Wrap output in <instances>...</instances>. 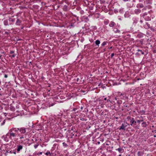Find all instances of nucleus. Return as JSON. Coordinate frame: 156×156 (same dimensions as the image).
Segmentation results:
<instances>
[{"instance_id": "1", "label": "nucleus", "mask_w": 156, "mask_h": 156, "mask_svg": "<svg viewBox=\"0 0 156 156\" xmlns=\"http://www.w3.org/2000/svg\"><path fill=\"white\" fill-rule=\"evenodd\" d=\"M26 129V128L24 127H12L9 130L6 135L2 136L1 138L7 142L10 140L16 141L19 139L21 140L24 139L27 135ZM23 142V141L21 140L20 143Z\"/></svg>"}, {"instance_id": "2", "label": "nucleus", "mask_w": 156, "mask_h": 156, "mask_svg": "<svg viewBox=\"0 0 156 156\" xmlns=\"http://www.w3.org/2000/svg\"><path fill=\"white\" fill-rule=\"evenodd\" d=\"M141 17L144 18L146 21H149L153 19L155 16H154L149 12H144L141 15Z\"/></svg>"}, {"instance_id": "3", "label": "nucleus", "mask_w": 156, "mask_h": 156, "mask_svg": "<svg viewBox=\"0 0 156 156\" xmlns=\"http://www.w3.org/2000/svg\"><path fill=\"white\" fill-rule=\"evenodd\" d=\"M53 100L52 98H50L47 99L46 102L44 103V105L47 107H51L53 106L54 104L51 103V102Z\"/></svg>"}, {"instance_id": "4", "label": "nucleus", "mask_w": 156, "mask_h": 156, "mask_svg": "<svg viewBox=\"0 0 156 156\" xmlns=\"http://www.w3.org/2000/svg\"><path fill=\"white\" fill-rule=\"evenodd\" d=\"M126 120L127 121H129L131 123L130 125L132 126L134 123H136V121H135L134 118L131 117V116H128L126 118Z\"/></svg>"}, {"instance_id": "5", "label": "nucleus", "mask_w": 156, "mask_h": 156, "mask_svg": "<svg viewBox=\"0 0 156 156\" xmlns=\"http://www.w3.org/2000/svg\"><path fill=\"white\" fill-rule=\"evenodd\" d=\"M23 148V146L21 145H18L17 146L16 149L17 150V152L19 153L20 151L22 150Z\"/></svg>"}, {"instance_id": "6", "label": "nucleus", "mask_w": 156, "mask_h": 156, "mask_svg": "<svg viewBox=\"0 0 156 156\" xmlns=\"http://www.w3.org/2000/svg\"><path fill=\"white\" fill-rule=\"evenodd\" d=\"M144 34L141 33H138L136 35V37L138 38H142L144 37Z\"/></svg>"}, {"instance_id": "7", "label": "nucleus", "mask_w": 156, "mask_h": 156, "mask_svg": "<svg viewBox=\"0 0 156 156\" xmlns=\"http://www.w3.org/2000/svg\"><path fill=\"white\" fill-rule=\"evenodd\" d=\"M21 21L19 19H17L16 22V25L17 26H20L21 23Z\"/></svg>"}, {"instance_id": "8", "label": "nucleus", "mask_w": 156, "mask_h": 156, "mask_svg": "<svg viewBox=\"0 0 156 156\" xmlns=\"http://www.w3.org/2000/svg\"><path fill=\"white\" fill-rule=\"evenodd\" d=\"M116 150H117L120 153H122L124 151V149L122 148H120V147L119 148H118L117 149H116Z\"/></svg>"}, {"instance_id": "9", "label": "nucleus", "mask_w": 156, "mask_h": 156, "mask_svg": "<svg viewBox=\"0 0 156 156\" xmlns=\"http://www.w3.org/2000/svg\"><path fill=\"white\" fill-rule=\"evenodd\" d=\"M63 9L64 11H67L69 10V8L66 5H64L63 8Z\"/></svg>"}, {"instance_id": "10", "label": "nucleus", "mask_w": 156, "mask_h": 156, "mask_svg": "<svg viewBox=\"0 0 156 156\" xmlns=\"http://www.w3.org/2000/svg\"><path fill=\"white\" fill-rule=\"evenodd\" d=\"M113 31L115 33H120V30H119L117 28H114L113 29Z\"/></svg>"}, {"instance_id": "11", "label": "nucleus", "mask_w": 156, "mask_h": 156, "mask_svg": "<svg viewBox=\"0 0 156 156\" xmlns=\"http://www.w3.org/2000/svg\"><path fill=\"white\" fill-rule=\"evenodd\" d=\"M10 109L12 111H14L15 110V108L14 106L12 105H10Z\"/></svg>"}, {"instance_id": "12", "label": "nucleus", "mask_w": 156, "mask_h": 156, "mask_svg": "<svg viewBox=\"0 0 156 156\" xmlns=\"http://www.w3.org/2000/svg\"><path fill=\"white\" fill-rule=\"evenodd\" d=\"M130 16L129 13V11H127L124 14V16L126 18Z\"/></svg>"}, {"instance_id": "13", "label": "nucleus", "mask_w": 156, "mask_h": 156, "mask_svg": "<svg viewBox=\"0 0 156 156\" xmlns=\"http://www.w3.org/2000/svg\"><path fill=\"white\" fill-rule=\"evenodd\" d=\"M141 10L140 9H136L134 10V12L136 14H138L141 12Z\"/></svg>"}, {"instance_id": "14", "label": "nucleus", "mask_w": 156, "mask_h": 156, "mask_svg": "<svg viewBox=\"0 0 156 156\" xmlns=\"http://www.w3.org/2000/svg\"><path fill=\"white\" fill-rule=\"evenodd\" d=\"M100 43V41L99 40H96L95 41V44L98 47L99 46V45Z\"/></svg>"}, {"instance_id": "15", "label": "nucleus", "mask_w": 156, "mask_h": 156, "mask_svg": "<svg viewBox=\"0 0 156 156\" xmlns=\"http://www.w3.org/2000/svg\"><path fill=\"white\" fill-rule=\"evenodd\" d=\"M115 23L113 21H111L109 24V26L111 27H112L114 26Z\"/></svg>"}, {"instance_id": "16", "label": "nucleus", "mask_w": 156, "mask_h": 156, "mask_svg": "<svg viewBox=\"0 0 156 156\" xmlns=\"http://www.w3.org/2000/svg\"><path fill=\"white\" fill-rule=\"evenodd\" d=\"M4 25L5 26H8L9 25L8 23V21L7 20H5L4 21Z\"/></svg>"}, {"instance_id": "17", "label": "nucleus", "mask_w": 156, "mask_h": 156, "mask_svg": "<svg viewBox=\"0 0 156 156\" xmlns=\"http://www.w3.org/2000/svg\"><path fill=\"white\" fill-rule=\"evenodd\" d=\"M144 153L141 151H138L137 153V155L138 156H143Z\"/></svg>"}, {"instance_id": "18", "label": "nucleus", "mask_w": 156, "mask_h": 156, "mask_svg": "<svg viewBox=\"0 0 156 156\" xmlns=\"http://www.w3.org/2000/svg\"><path fill=\"white\" fill-rule=\"evenodd\" d=\"M125 127L124 126L123 124H122V126L119 128V129H123L125 130Z\"/></svg>"}, {"instance_id": "19", "label": "nucleus", "mask_w": 156, "mask_h": 156, "mask_svg": "<svg viewBox=\"0 0 156 156\" xmlns=\"http://www.w3.org/2000/svg\"><path fill=\"white\" fill-rule=\"evenodd\" d=\"M141 125H142V127H146L147 126V125L146 123V122H143L142 124H141Z\"/></svg>"}, {"instance_id": "20", "label": "nucleus", "mask_w": 156, "mask_h": 156, "mask_svg": "<svg viewBox=\"0 0 156 156\" xmlns=\"http://www.w3.org/2000/svg\"><path fill=\"white\" fill-rule=\"evenodd\" d=\"M150 25L147 23H146L145 25H144V27L146 28H148L150 27Z\"/></svg>"}, {"instance_id": "21", "label": "nucleus", "mask_w": 156, "mask_h": 156, "mask_svg": "<svg viewBox=\"0 0 156 156\" xmlns=\"http://www.w3.org/2000/svg\"><path fill=\"white\" fill-rule=\"evenodd\" d=\"M8 153L12 154V150L9 151V150H6L5 153V155H7Z\"/></svg>"}, {"instance_id": "22", "label": "nucleus", "mask_w": 156, "mask_h": 156, "mask_svg": "<svg viewBox=\"0 0 156 156\" xmlns=\"http://www.w3.org/2000/svg\"><path fill=\"white\" fill-rule=\"evenodd\" d=\"M107 42L106 41H104L101 44V47L104 46L107 44Z\"/></svg>"}, {"instance_id": "23", "label": "nucleus", "mask_w": 156, "mask_h": 156, "mask_svg": "<svg viewBox=\"0 0 156 156\" xmlns=\"http://www.w3.org/2000/svg\"><path fill=\"white\" fill-rule=\"evenodd\" d=\"M9 21L11 22H14L15 20V19H13L12 18H9Z\"/></svg>"}, {"instance_id": "24", "label": "nucleus", "mask_w": 156, "mask_h": 156, "mask_svg": "<svg viewBox=\"0 0 156 156\" xmlns=\"http://www.w3.org/2000/svg\"><path fill=\"white\" fill-rule=\"evenodd\" d=\"M137 51L138 52H140L141 53V54L143 55L144 54V52L142 51V50H140V49H138L137 50Z\"/></svg>"}, {"instance_id": "25", "label": "nucleus", "mask_w": 156, "mask_h": 156, "mask_svg": "<svg viewBox=\"0 0 156 156\" xmlns=\"http://www.w3.org/2000/svg\"><path fill=\"white\" fill-rule=\"evenodd\" d=\"M62 144L63 146L65 147H66L68 146V145L64 142L62 143Z\"/></svg>"}, {"instance_id": "26", "label": "nucleus", "mask_w": 156, "mask_h": 156, "mask_svg": "<svg viewBox=\"0 0 156 156\" xmlns=\"http://www.w3.org/2000/svg\"><path fill=\"white\" fill-rule=\"evenodd\" d=\"M117 103L118 104L120 105L122 103V101L121 100H120L119 101L118 100L117 101Z\"/></svg>"}, {"instance_id": "27", "label": "nucleus", "mask_w": 156, "mask_h": 156, "mask_svg": "<svg viewBox=\"0 0 156 156\" xmlns=\"http://www.w3.org/2000/svg\"><path fill=\"white\" fill-rule=\"evenodd\" d=\"M109 21L108 20H107L106 21H105L104 23L105 25L108 24L109 23Z\"/></svg>"}, {"instance_id": "28", "label": "nucleus", "mask_w": 156, "mask_h": 156, "mask_svg": "<svg viewBox=\"0 0 156 156\" xmlns=\"http://www.w3.org/2000/svg\"><path fill=\"white\" fill-rule=\"evenodd\" d=\"M39 144H36L34 145V147L35 149H36L37 148Z\"/></svg>"}, {"instance_id": "29", "label": "nucleus", "mask_w": 156, "mask_h": 156, "mask_svg": "<svg viewBox=\"0 0 156 156\" xmlns=\"http://www.w3.org/2000/svg\"><path fill=\"white\" fill-rule=\"evenodd\" d=\"M143 119H141V120H137V122L138 123H140V122H143Z\"/></svg>"}, {"instance_id": "30", "label": "nucleus", "mask_w": 156, "mask_h": 156, "mask_svg": "<svg viewBox=\"0 0 156 156\" xmlns=\"http://www.w3.org/2000/svg\"><path fill=\"white\" fill-rule=\"evenodd\" d=\"M84 20H86L85 21L86 22H87L89 21V19L87 17H85L84 18Z\"/></svg>"}, {"instance_id": "31", "label": "nucleus", "mask_w": 156, "mask_h": 156, "mask_svg": "<svg viewBox=\"0 0 156 156\" xmlns=\"http://www.w3.org/2000/svg\"><path fill=\"white\" fill-rule=\"evenodd\" d=\"M13 153L14 154H16V151L15 150H12V154Z\"/></svg>"}, {"instance_id": "32", "label": "nucleus", "mask_w": 156, "mask_h": 156, "mask_svg": "<svg viewBox=\"0 0 156 156\" xmlns=\"http://www.w3.org/2000/svg\"><path fill=\"white\" fill-rule=\"evenodd\" d=\"M140 112L142 113V114H144L145 113V111L143 110H141L140 111Z\"/></svg>"}, {"instance_id": "33", "label": "nucleus", "mask_w": 156, "mask_h": 156, "mask_svg": "<svg viewBox=\"0 0 156 156\" xmlns=\"http://www.w3.org/2000/svg\"><path fill=\"white\" fill-rule=\"evenodd\" d=\"M80 120L82 121H86L87 120V119H85L84 118H81L80 119Z\"/></svg>"}, {"instance_id": "34", "label": "nucleus", "mask_w": 156, "mask_h": 156, "mask_svg": "<svg viewBox=\"0 0 156 156\" xmlns=\"http://www.w3.org/2000/svg\"><path fill=\"white\" fill-rule=\"evenodd\" d=\"M5 120H4L3 121L2 123H1V125H3L5 124Z\"/></svg>"}, {"instance_id": "35", "label": "nucleus", "mask_w": 156, "mask_h": 156, "mask_svg": "<svg viewBox=\"0 0 156 156\" xmlns=\"http://www.w3.org/2000/svg\"><path fill=\"white\" fill-rule=\"evenodd\" d=\"M14 53V51H10V54H13Z\"/></svg>"}, {"instance_id": "36", "label": "nucleus", "mask_w": 156, "mask_h": 156, "mask_svg": "<svg viewBox=\"0 0 156 156\" xmlns=\"http://www.w3.org/2000/svg\"><path fill=\"white\" fill-rule=\"evenodd\" d=\"M51 154V153H50V152H47L45 154V155H48V154Z\"/></svg>"}, {"instance_id": "37", "label": "nucleus", "mask_w": 156, "mask_h": 156, "mask_svg": "<svg viewBox=\"0 0 156 156\" xmlns=\"http://www.w3.org/2000/svg\"><path fill=\"white\" fill-rule=\"evenodd\" d=\"M114 53H112L111 55V58H112L113 57V56H114Z\"/></svg>"}, {"instance_id": "38", "label": "nucleus", "mask_w": 156, "mask_h": 156, "mask_svg": "<svg viewBox=\"0 0 156 156\" xmlns=\"http://www.w3.org/2000/svg\"><path fill=\"white\" fill-rule=\"evenodd\" d=\"M42 154V152H39L37 154V155H41Z\"/></svg>"}, {"instance_id": "39", "label": "nucleus", "mask_w": 156, "mask_h": 156, "mask_svg": "<svg viewBox=\"0 0 156 156\" xmlns=\"http://www.w3.org/2000/svg\"><path fill=\"white\" fill-rule=\"evenodd\" d=\"M7 77H8V75L6 74H5L4 77L5 78H7Z\"/></svg>"}, {"instance_id": "40", "label": "nucleus", "mask_w": 156, "mask_h": 156, "mask_svg": "<svg viewBox=\"0 0 156 156\" xmlns=\"http://www.w3.org/2000/svg\"><path fill=\"white\" fill-rule=\"evenodd\" d=\"M137 118H138L139 119H143V118L142 116H140V117H137Z\"/></svg>"}, {"instance_id": "41", "label": "nucleus", "mask_w": 156, "mask_h": 156, "mask_svg": "<svg viewBox=\"0 0 156 156\" xmlns=\"http://www.w3.org/2000/svg\"><path fill=\"white\" fill-rule=\"evenodd\" d=\"M15 55H12L11 56V58H13L14 57H15Z\"/></svg>"}, {"instance_id": "42", "label": "nucleus", "mask_w": 156, "mask_h": 156, "mask_svg": "<svg viewBox=\"0 0 156 156\" xmlns=\"http://www.w3.org/2000/svg\"><path fill=\"white\" fill-rule=\"evenodd\" d=\"M77 110L76 108H74L73 109V111H75Z\"/></svg>"}, {"instance_id": "43", "label": "nucleus", "mask_w": 156, "mask_h": 156, "mask_svg": "<svg viewBox=\"0 0 156 156\" xmlns=\"http://www.w3.org/2000/svg\"><path fill=\"white\" fill-rule=\"evenodd\" d=\"M140 23H142L143 22V20H140Z\"/></svg>"}, {"instance_id": "44", "label": "nucleus", "mask_w": 156, "mask_h": 156, "mask_svg": "<svg viewBox=\"0 0 156 156\" xmlns=\"http://www.w3.org/2000/svg\"><path fill=\"white\" fill-rule=\"evenodd\" d=\"M140 7L142 8L143 7L142 6V5L140 4Z\"/></svg>"}, {"instance_id": "45", "label": "nucleus", "mask_w": 156, "mask_h": 156, "mask_svg": "<svg viewBox=\"0 0 156 156\" xmlns=\"http://www.w3.org/2000/svg\"><path fill=\"white\" fill-rule=\"evenodd\" d=\"M98 100H99V101H101L102 100H101V99H100V98H99V99H98Z\"/></svg>"}, {"instance_id": "46", "label": "nucleus", "mask_w": 156, "mask_h": 156, "mask_svg": "<svg viewBox=\"0 0 156 156\" xmlns=\"http://www.w3.org/2000/svg\"><path fill=\"white\" fill-rule=\"evenodd\" d=\"M83 108V107L82 106H81L80 107L81 110H82Z\"/></svg>"}, {"instance_id": "47", "label": "nucleus", "mask_w": 156, "mask_h": 156, "mask_svg": "<svg viewBox=\"0 0 156 156\" xmlns=\"http://www.w3.org/2000/svg\"><path fill=\"white\" fill-rule=\"evenodd\" d=\"M137 23V21H136V22H134L133 23H135V24H136Z\"/></svg>"}, {"instance_id": "48", "label": "nucleus", "mask_w": 156, "mask_h": 156, "mask_svg": "<svg viewBox=\"0 0 156 156\" xmlns=\"http://www.w3.org/2000/svg\"><path fill=\"white\" fill-rule=\"evenodd\" d=\"M110 101V100H109V99H108V100H107V102H109V101Z\"/></svg>"}, {"instance_id": "49", "label": "nucleus", "mask_w": 156, "mask_h": 156, "mask_svg": "<svg viewBox=\"0 0 156 156\" xmlns=\"http://www.w3.org/2000/svg\"><path fill=\"white\" fill-rule=\"evenodd\" d=\"M112 47H109V49H112Z\"/></svg>"}, {"instance_id": "50", "label": "nucleus", "mask_w": 156, "mask_h": 156, "mask_svg": "<svg viewBox=\"0 0 156 156\" xmlns=\"http://www.w3.org/2000/svg\"><path fill=\"white\" fill-rule=\"evenodd\" d=\"M115 100H117V98L116 97L115 98Z\"/></svg>"}, {"instance_id": "51", "label": "nucleus", "mask_w": 156, "mask_h": 156, "mask_svg": "<svg viewBox=\"0 0 156 156\" xmlns=\"http://www.w3.org/2000/svg\"><path fill=\"white\" fill-rule=\"evenodd\" d=\"M104 100H107V98H105Z\"/></svg>"}, {"instance_id": "52", "label": "nucleus", "mask_w": 156, "mask_h": 156, "mask_svg": "<svg viewBox=\"0 0 156 156\" xmlns=\"http://www.w3.org/2000/svg\"><path fill=\"white\" fill-rule=\"evenodd\" d=\"M81 13H83V11H81Z\"/></svg>"}, {"instance_id": "53", "label": "nucleus", "mask_w": 156, "mask_h": 156, "mask_svg": "<svg viewBox=\"0 0 156 156\" xmlns=\"http://www.w3.org/2000/svg\"><path fill=\"white\" fill-rule=\"evenodd\" d=\"M123 94H121L120 95V96H122V95Z\"/></svg>"}, {"instance_id": "54", "label": "nucleus", "mask_w": 156, "mask_h": 156, "mask_svg": "<svg viewBox=\"0 0 156 156\" xmlns=\"http://www.w3.org/2000/svg\"><path fill=\"white\" fill-rule=\"evenodd\" d=\"M98 144H99L100 143V142L99 141V142H98Z\"/></svg>"}, {"instance_id": "55", "label": "nucleus", "mask_w": 156, "mask_h": 156, "mask_svg": "<svg viewBox=\"0 0 156 156\" xmlns=\"http://www.w3.org/2000/svg\"><path fill=\"white\" fill-rule=\"evenodd\" d=\"M8 33L7 32H5V34H7Z\"/></svg>"}, {"instance_id": "56", "label": "nucleus", "mask_w": 156, "mask_h": 156, "mask_svg": "<svg viewBox=\"0 0 156 156\" xmlns=\"http://www.w3.org/2000/svg\"><path fill=\"white\" fill-rule=\"evenodd\" d=\"M18 106H19L18 105L17 106H16V108H18Z\"/></svg>"}, {"instance_id": "57", "label": "nucleus", "mask_w": 156, "mask_h": 156, "mask_svg": "<svg viewBox=\"0 0 156 156\" xmlns=\"http://www.w3.org/2000/svg\"><path fill=\"white\" fill-rule=\"evenodd\" d=\"M154 137H156V136H155V135H154Z\"/></svg>"}, {"instance_id": "58", "label": "nucleus", "mask_w": 156, "mask_h": 156, "mask_svg": "<svg viewBox=\"0 0 156 156\" xmlns=\"http://www.w3.org/2000/svg\"><path fill=\"white\" fill-rule=\"evenodd\" d=\"M119 156H121V154H119Z\"/></svg>"}, {"instance_id": "59", "label": "nucleus", "mask_w": 156, "mask_h": 156, "mask_svg": "<svg viewBox=\"0 0 156 156\" xmlns=\"http://www.w3.org/2000/svg\"><path fill=\"white\" fill-rule=\"evenodd\" d=\"M23 27H22L21 29H23Z\"/></svg>"}, {"instance_id": "60", "label": "nucleus", "mask_w": 156, "mask_h": 156, "mask_svg": "<svg viewBox=\"0 0 156 156\" xmlns=\"http://www.w3.org/2000/svg\"><path fill=\"white\" fill-rule=\"evenodd\" d=\"M48 92H49V91H50V90H48Z\"/></svg>"}]
</instances>
